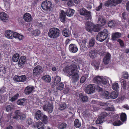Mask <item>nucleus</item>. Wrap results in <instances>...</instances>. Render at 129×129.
Segmentation results:
<instances>
[{"label": "nucleus", "instance_id": "obj_31", "mask_svg": "<svg viewBox=\"0 0 129 129\" xmlns=\"http://www.w3.org/2000/svg\"><path fill=\"white\" fill-rule=\"evenodd\" d=\"M81 45L83 48L87 47L88 46V43L86 39H84L80 42Z\"/></svg>", "mask_w": 129, "mask_h": 129}, {"label": "nucleus", "instance_id": "obj_28", "mask_svg": "<svg viewBox=\"0 0 129 129\" xmlns=\"http://www.w3.org/2000/svg\"><path fill=\"white\" fill-rule=\"evenodd\" d=\"M74 12L75 11L73 9H69L67 10L66 13L67 16L71 17L73 15Z\"/></svg>", "mask_w": 129, "mask_h": 129}, {"label": "nucleus", "instance_id": "obj_63", "mask_svg": "<svg viewBox=\"0 0 129 129\" xmlns=\"http://www.w3.org/2000/svg\"><path fill=\"white\" fill-rule=\"evenodd\" d=\"M102 3H100V5L95 9L97 11H99L102 8Z\"/></svg>", "mask_w": 129, "mask_h": 129}, {"label": "nucleus", "instance_id": "obj_52", "mask_svg": "<svg viewBox=\"0 0 129 129\" xmlns=\"http://www.w3.org/2000/svg\"><path fill=\"white\" fill-rule=\"evenodd\" d=\"M92 29V31H93L94 32H97L99 30V28L97 25H94L93 24Z\"/></svg>", "mask_w": 129, "mask_h": 129}, {"label": "nucleus", "instance_id": "obj_49", "mask_svg": "<svg viewBox=\"0 0 129 129\" xmlns=\"http://www.w3.org/2000/svg\"><path fill=\"white\" fill-rule=\"evenodd\" d=\"M115 21L114 20L110 21L108 23V25L109 27H114L115 25Z\"/></svg>", "mask_w": 129, "mask_h": 129}, {"label": "nucleus", "instance_id": "obj_25", "mask_svg": "<svg viewBox=\"0 0 129 129\" xmlns=\"http://www.w3.org/2000/svg\"><path fill=\"white\" fill-rule=\"evenodd\" d=\"M43 116L40 110H38L36 112L35 117L37 120H39L41 119Z\"/></svg>", "mask_w": 129, "mask_h": 129}, {"label": "nucleus", "instance_id": "obj_61", "mask_svg": "<svg viewBox=\"0 0 129 129\" xmlns=\"http://www.w3.org/2000/svg\"><path fill=\"white\" fill-rule=\"evenodd\" d=\"M87 78L85 76H83L80 79V82L81 83H84L86 80Z\"/></svg>", "mask_w": 129, "mask_h": 129}, {"label": "nucleus", "instance_id": "obj_51", "mask_svg": "<svg viewBox=\"0 0 129 129\" xmlns=\"http://www.w3.org/2000/svg\"><path fill=\"white\" fill-rule=\"evenodd\" d=\"M122 124V123L120 120L115 121L113 123V125L115 126H119Z\"/></svg>", "mask_w": 129, "mask_h": 129}, {"label": "nucleus", "instance_id": "obj_37", "mask_svg": "<svg viewBox=\"0 0 129 129\" xmlns=\"http://www.w3.org/2000/svg\"><path fill=\"white\" fill-rule=\"evenodd\" d=\"M37 126L38 129H44L45 128L44 124L41 122H37Z\"/></svg>", "mask_w": 129, "mask_h": 129}, {"label": "nucleus", "instance_id": "obj_26", "mask_svg": "<svg viewBox=\"0 0 129 129\" xmlns=\"http://www.w3.org/2000/svg\"><path fill=\"white\" fill-rule=\"evenodd\" d=\"M98 22L100 23L99 24V26L102 27L105 24L106 20L103 17H101L99 18Z\"/></svg>", "mask_w": 129, "mask_h": 129}, {"label": "nucleus", "instance_id": "obj_21", "mask_svg": "<svg viewBox=\"0 0 129 129\" xmlns=\"http://www.w3.org/2000/svg\"><path fill=\"white\" fill-rule=\"evenodd\" d=\"M111 57V55L109 53H107L106 54L103 59V61L105 64H108Z\"/></svg>", "mask_w": 129, "mask_h": 129}, {"label": "nucleus", "instance_id": "obj_19", "mask_svg": "<svg viewBox=\"0 0 129 129\" xmlns=\"http://www.w3.org/2000/svg\"><path fill=\"white\" fill-rule=\"evenodd\" d=\"M23 18L25 22H30L32 19L31 14L28 13H25L24 14Z\"/></svg>", "mask_w": 129, "mask_h": 129}, {"label": "nucleus", "instance_id": "obj_42", "mask_svg": "<svg viewBox=\"0 0 129 129\" xmlns=\"http://www.w3.org/2000/svg\"><path fill=\"white\" fill-rule=\"evenodd\" d=\"M95 44L94 39L93 38H91L89 40V44L90 47H92Z\"/></svg>", "mask_w": 129, "mask_h": 129}, {"label": "nucleus", "instance_id": "obj_46", "mask_svg": "<svg viewBox=\"0 0 129 129\" xmlns=\"http://www.w3.org/2000/svg\"><path fill=\"white\" fill-rule=\"evenodd\" d=\"M19 96V94L18 93H17L11 98L10 100L11 102L14 101L17 99Z\"/></svg>", "mask_w": 129, "mask_h": 129}, {"label": "nucleus", "instance_id": "obj_20", "mask_svg": "<svg viewBox=\"0 0 129 129\" xmlns=\"http://www.w3.org/2000/svg\"><path fill=\"white\" fill-rule=\"evenodd\" d=\"M93 23L90 22H88L86 24V29L88 32H91L92 31Z\"/></svg>", "mask_w": 129, "mask_h": 129}, {"label": "nucleus", "instance_id": "obj_16", "mask_svg": "<svg viewBox=\"0 0 129 129\" xmlns=\"http://www.w3.org/2000/svg\"><path fill=\"white\" fill-rule=\"evenodd\" d=\"M34 86L31 85L28 86L25 89L24 92L25 94L29 95L31 93L34 89Z\"/></svg>", "mask_w": 129, "mask_h": 129}, {"label": "nucleus", "instance_id": "obj_38", "mask_svg": "<svg viewBox=\"0 0 129 129\" xmlns=\"http://www.w3.org/2000/svg\"><path fill=\"white\" fill-rule=\"evenodd\" d=\"M67 107L66 104L64 103H62L60 104L59 109L61 110H63L65 109Z\"/></svg>", "mask_w": 129, "mask_h": 129}, {"label": "nucleus", "instance_id": "obj_32", "mask_svg": "<svg viewBox=\"0 0 129 129\" xmlns=\"http://www.w3.org/2000/svg\"><path fill=\"white\" fill-rule=\"evenodd\" d=\"M96 52L94 50L90 51L88 53V55L91 58H93L95 57L96 56Z\"/></svg>", "mask_w": 129, "mask_h": 129}, {"label": "nucleus", "instance_id": "obj_1", "mask_svg": "<svg viewBox=\"0 0 129 129\" xmlns=\"http://www.w3.org/2000/svg\"><path fill=\"white\" fill-rule=\"evenodd\" d=\"M79 63L75 60H72L71 65L67 66L63 71L68 76H72V80L75 82L78 80L79 78L78 74L79 72L77 70L78 68L80 69Z\"/></svg>", "mask_w": 129, "mask_h": 129}, {"label": "nucleus", "instance_id": "obj_60", "mask_svg": "<svg viewBox=\"0 0 129 129\" xmlns=\"http://www.w3.org/2000/svg\"><path fill=\"white\" fill-rule=\"evenodd\" d=\"M117 41L120 44V45L122 47L124 46V44L123 43V41L120 39H118L117 40Z\"/></svg>", "mask_w": 129, "mask_h": 129}, {"label": "nucleus", "instance_id": "obj_36", "mask_svg": "<svg viewBox=\"0 0 129 129\" xmlns=\"http://www.w3.org/2000/svg\"><path fill=\"white\" fill-rule=\"evenodd\" d=\"M41 120L45 124H47L49 123L48 118L47 116L45 115H43L41 118Z\"/></svg>", "mask_w": 129, "mask_h": 129}, {"label": "nucleus", "instance_id": "obj_35", "mask_svg": "<svg viewBox=\"0 0 129 129\" xmlns=\"http://www.w3.org/2000/svg\"><path fill=\"white\" fill-rule=\"evenodd\" d=\"M64 87V84L62 82H61L57 85L56 89L57 90H61L63 89Z\"/></svg>", "mask_w": 129, "mask_h": 129}, {"label": "nucleus", "instance_id": "obj_3", "mask_svg": "<svg viewBox=\"0 0 129 129\" xmlns=\"http://www.w3.org/2000/svg\"><path fill=\"white\" fill-rule=\"evenodd\" d=\"M108 32L107 29H104L103 31L100 32L96 36V40L101 42L103 41L107 37Z\"/></svg>", "mask_w": 129, "mask_h": 129}, {"label": "nucleus", "instance_id": "obj_18", "mask_svg": "<svg viewBox=\"0 0 129 129\" xmlns=\"http://www.w3.org/2000/svg\"><path fill=\"white\" fill-rule=\"evenodd\" d=\"M69 50L70 52L75 53L77 52L78 50V48L76 45L71 44L69 46Z\"/></svg>", "mask_w": 129, "mask_h": 129}, {"label": "nucleus", "instance_id": "obj_62", "mask_svg": "<svg viewBox=\"0 0 129 129\" xmlns=\"http://www.w3.org/2000/svg\"><path fill=\"white\" fill-rule=\"evenodd\" d=\"M6 89L4 87H1L0 89V93H3L6 91Z\"/></svg>", "mask_w": 129, "mask_h": 129}, {"label": "nucleus", "instance_id": "obj_58", "mask_svg": "<svg viewBox=\"0 0 129 129\" xmlns=\"http://www.w3.org/2000/svg\"><path fill=\"white\" fill-rule=\"evenodd\" d=\"M4 4L6 7L7 8H10V3L7 1H5Z\"/></svg>", "mask_w": 129, "mask_h": 129}, {"label": "nucleus", "instance_id": "obj_5", "mask_svg": "<svg viewBox=\"0 0 129 129\" xmlns=\"http://www.w3.org/2000/svg\"><path fill=\"white\" fill-rule=\"evenodd\" d=\"M94 82L98 84H102L105 85L107 84V81L103 77L99 76H96L93 79Z\"/></svg>", "mask_w": 129, "mask_h": 129}, {"label": "nucleus", "instance_id": "obj_29", "mask_svg": "<svg viewBox=\"0 0 129 129\" xmlns=\"http://www.w3.org/2000/svg\"><path fill=\"white\" fill-rule=\"evenodd\" d=\"M26 99H19L17 102L18 105H23L26 103Z\"/></svg>", "mask_w": 129, "mask_h": 129}, {"label": "nucleus", "instance_id": "obj_57", "mask_svg": "<svg viewBox=\"0 0 129 129\" xmlns=\"http://www.w3.org/2000/svg\"><path fill=\"white\" fill-rule=\"evenodd\" d=\"M102 85V86H104L102 84H99V85L97 86L96 87V90L98 91H101L102 90V88L100 87V85Z\"/></svg>", "mask_w": 129, "mask_h": 129}, {"label": "nucleus", "instance_id": "obj_24", "mask_svg": "<svg viewBox=\"0 0 129 129\" xmlns=\"http://www.w3.org/2000/svg\"><path fill=\"white\" fill-rule=\"evenodd\" d=\"M65 13L62 10L60 14V20L62 22H64L66 19Z\"/></svg>", "mask_w": 129, "mask_h": 129}, {"label": "nucleus", "instance_id": "obj_11", "mask_svg": "<svg viewBox=\"0 0 129 129\" xmlns=\"http://www.w3.org/2000/svg\"><path fill=\"white\" fill-rule=\"evenodd\" d=\"M42 72V67L40 66L36 67L33 71V74L34 76L40 74Z\"/></svg>", "mask_w": 129, "mask_h": 129}, {"label": "nucleus", "instance_id": "obj_4", "mask_svg": "<svg viewBox=\"0 0 129 129\" xmlns=\"http://www.w3.org/2000/svg\"><path fill=\"white\" fill-rule=\"evenodd\" d=\"M103 95L104 96L103 97L106 99H115L117 98L118 94V92L115 91H113L110 93L108 91H106L103 93Z\"/></svg>", "mask_w": 129, "mask_h": 129}, {"label": "nucleus", "instance_id": "obj_44", "mask_svg": "<svg viewBox=\"0 0 129 129\" xmlns=\"http://www.w3.org/2000/svg\"><path fill=\"white\" fill-rule=\"evenodd\" d=\"M67 126V124L66 123H63L60 124H59L58 125V128L60 129H63Z\"/></svg>", "mask_w": 129, "mask_h": 129}, {"label": "nucleus", "instance_id": "obj_12", "mask_svg": "<svg viewBox=\"0 0 129 129\" xmlns=\"http://www.w3.org/2000/svg\"><path fill=\"white\" fill-rule=\"evenodd\" d=\"M26 77L25 75H22L21 76H15L13 79L15 81L19 82H23L26 80Z\"/></svg>", "mask_w": 129, "mask_h": 129}, {"label": "nucleus", "instance_id": "obj_7", "mask_svg": "<svg viewBox=\"0 0 129 129\" xmlns=\"http://www.w3.org/2000/svg\"><path fill=\"white\" fill-rule=\"evenodd\" d=\"M52 5V3L48 1H46L43 2L41 5L42 9L47 11L51 10Z\"/></svg>", "mask_w": 129, "mask_h": 129}, {"label": "nucleus", "instance_id": "obj_10", "mask_svg": "<svg viewBox=\"0 0 129 129\" xmlns=\"http://www.w3.org/2000/svg\"><path fill=\"white\" fill-rule=\"evenodd\" d=\"M43 108L45 111L49 113H52L53 110L52 105L49 103L44 105L43 107Z\"/></svg>", "mask_w": 129, "mask_h": 129}, {"label": "nucleus", "instance_id": "obj_50", "mask_svg": "<svg viewBox=\"0 0 129 129\" xmlns=\"http://www.w3.org/2000/svg\"><path fill=\"white\" fill-rule=\"evenodd\" d=\"M14 108V106L12 105H9L7 106L6 108V109L7 111H11Z\"/></svg>", "mask_w": 129, "mask_h": 129}, {"label": "nucleus", "instance_id": "obj_34", "mask_svg": "<svg viewBox=\"0 0 129 129\" xmlns=\"http://www.w3.org/2000/svg\"><path fill=\"white\" fill-rule=\"evenodd\" d=\"M19 55L18 54L16 53L13 56L12 60L14 62H17L19 59Z\"/></svg>", "mask_w": 129, "mask_h": 129}, {"label": "nucleus", "instance_id": "obj_6", "mask_svg": "<svg viewBox=\"0 0 129 129\" xmlns=\"http://www.w3.org/2000/svg\"><path fill=\"white\" fill-rule=\"evenodd\" d=\"M80 14L81 15L85 16L86 20L91 19V18L90 12L88 11L84 8H82L80 10Z\"/></svg>", "mask_w": 129, "mask_h": 129}, {"label": "nucleus", "instance_id": "obj_8", "mask_svg": "<svg viewBox=\"0 0 129 129\" xmlns=\"http://www.w3.org/2000/svg\"><path fill=\"white\" fill-rule=\"evenodd\" d=\"M15 115L13 117L14 119H20L21 120H23L25 118V115L24 114L21 112L19 110L16 111L15 112Z\"/></svg>", "mask_w": 129, "mask_h": 129}, {"label": "nucleus", "instance_id": "obj_2", "mask_svg": "<svg viewBox=\"0 0 129 129\" xmlns=\"http://www.w3.org/2000/svg\"><path fill=\"white\" fill-rule=\"evenodd\" d=\"M60 31L58 28L53 27L49 30L48 35L49 37L51 39H56L60 36Z\"/></svg>", "mask_w": 129, "mask_h": 129}, {"label": "nucleus", "instance_id": "obj_55", "mask_svg": "<svg viewBox=\"0 0 129 129\" xmlns=\"http://www.w3.org/2000/svg\"><path fill=\"white\" fill-rule=\"evenodd\" d=\"M122 76L126 79H127L128 78V75L127 72H123L122 73Z\"/></svg>", "mask_w": 129, "mask_h": 129}, {"label": "nucleus", "instance_id": "obj_23", "mask_svg": "<svg viewBox=\"0 0 129 129\" xmlns=\"http://www.w3.org/2000/svg\"><path fill=\"white\" fill-rule=\"evenodd\" d=\"M6 68L4 66L0 65V76H4L6 73Z\"/></svg>", "mask_w": 129, "mask_h": 129}, {"label": "nucleus", "instance_id": "obj_54", "mask_svg": "<svg viewBox=\"0 0 129 129\" xmlns=\"http://www.w3.org/2000/svg\"><path fill=\"white\" fill-rule=\"evenodd\" d=\"M69 90V87L68 86H66L63 90V92L64 93L67 94L68 93Z\"/></svg>", "mask_w": 129, "mask_h": 129}, {"label": "nucleus", "instance_id": "obj_56", "mask_svg": "<svg viewBox=\"0 0 129 129\" xmlns=\"http://www.w3.org/2000/svg\"><path fill=\"white\" fill-rule=\"evenodd\" d=\"M107 113L106 112H103L101 113L100 117L104 120V118L107 116Z\"/></svg>", "mask_w": 129, "mask_h": 129}, {"label": "nucleus", "instance_id": "obj_14", "mask_svg": "<svg viewBox=\"0 0 129 129\" xmlns=\"http://www.w3.org/2000/svg\"><path fill=\"white\" fill-rule=\"evenodd\" d=\"M95 90L94 85L90 84L88 85L86 89V92L88 94H90L93 93Z\"/></svg>", "mask_w": 129, "mask_h": 129}, {"label": "nucleus", "instance_id": "obj_40", "mask_svg": "<svg viewBox=\"0 0 129 129\" xmlns=\"http://www.w3.org/2000/svg\"><path fill=\"white\" fill-rule=\"evenodd\" d=\"M120 118L122 121H125L126 120V116L125 114V113L121 114L120 116Z\"/></svg>", "mask_w": 129, "mask_h": 129}, {"label": "nucleus", "instance_id": "obj_27", "mask_svg": "<svg viewBox=\"0 0 129 129\" xmlns=\"http://www.w3.org/2000/svg\"><path fill=\"white\" fill-rule=\"evenodd\" d=\"M62 35L66 37L70 36V33L69 30L66 28H64L62 30Z\"/></svg>", "mask_w": 129, "mask_h": 129}, {"label": "nucleus", "instance_id": "obj_39", "mask_svg": "<svg viewBox=\"0 0 129 129\" xmlns=\"http://www.w3.org/2000/svg\"><path fill=\"white\" fill-rule=\"evenodd\" d=\"M74 126L76 127L79 128L81 126V124L79 122V120L78 119H76L74 122Z\"/></svg>", "mask_w": 129, "mask_h": 129}, {"label": "nucleus", "instance_id": "obj_64", "mask_svg": "<svg viewBox=\"0 0 129 129\" xmlns=\"http://www.w3.org/2000/svg\"><path fill=\"white\" fill-rule=\"evenodd\" d=\"M124 96H121L120 98H118L116 100V101L117 103L120 102L121 101H122L124 99Z\"/></svg>", "mask_w": 129, "mask_h": 129}, {"label": "nucleus", "instance_id": "obj_59", "mask_svg": "<svg viewBox=\"0 0 129 129\" xmlns=\"http://www.w3.org/2000/svg\"><path fill=\"white\" fill-rule=\"evenodd\" d=\"M74 0H69L68 4V6H72L74 4Z\"/></svg>", "mask_w": 129, "mask_h": 129}, {"label": "nucleus", "instance_id": "obj_43", "mask_svg": "<svg viewBox=\"0 0 129 129\" xmlns=\"http://www.w3.org/2000/svg\"><path fill=\"white\" fill-rule=\"evenodd\" d=\"M61 81V78L58 76H56L54 79V83L56 84L58 83Z\"/></svg>", "mask_w": 129, "mask_h": 129}, {"label": "nucleus", "instance_id": "obj_48", "mask_svg": "<svg viewBox=\"0 0 129 129\" xmlns=\"http://www.w3.org/2000/svg\"><path fill=\"white\" fill-rule=\"evenodd\" d=\"M119 88L118 84L116 83H113L112 85V88L114 90L118 89Z\"/></svg>", "mask_w": 129, "mask_h": 129}, {"label": "nucleus", "instance_id": "obj_15", "mask_svg": "<svg viewBox=\"0 0 129 129\" xmlns=\"http://www.w3.org/2000/svg\"><path fill=\"white\" fill-rule=\"evenodd\" d=\"M9 17L8 15L5 12H0V19L4 22L7 21Z\"/></svg>", "mask_w": 129, "mask_h": 129}, {"label": "nucleus", "instance_id": "obj_45", "mask_svg": "<svg viewBox=\"0 0 129 129\" xmlns=\"http://www.w3.org/2000/svg\"><path fill=\"white\" fill-rule=\"evenodd\" d=\"M104 121V120L103 119L99 117L96 120V124H100L103 123Z\"/></svg>", "mask_w": 129, "mask_h": 129}, {"label": "nucleus", "instance_id": "obj_30", "mask_svg": "<svg viewBox=\"0 0 129 129\" xmlns=\"http://www.w3.org/2000/svg\"><path fill=\"white\" fill-rule=\"evenodd\" d=\"M43 80L47 83H49L51 81V78L50 76L48 75H45L42 77Z\"/></svg>", "mask_w": 129, "mask_h": 129}, {"label": "nucleus", "instance_id": "obj_22", "mask_svg": "<svg viewBox=\"0 0 129 129\" xmlns=\"http://www.w3.org/2000/svg\"><path fill=\"white\" fill-rule=\"evenodd\" d=\"M14 38L19 40V41L22 40L24 38V36L21 34H19L16 32H15Z\"/></svg>", "mask_w": 129, "mask_h": 129}, {"label": "nucleus", "instance_id": "obj_53", "mask_svg": "<svg viewBox=\"0 0 129 129\" xmlns=\"http://www.w3.org/2000/svg\"><path fill=\"white\" fill-rule=\"evenodd\" d=\"M120 81L121 83V85L124 88L126 87V82L125 80H123L122 79H120Z\"/></svg>", "mask_w": 129, "mask_h": 129}, {"label": "nucleus", "instance_id": "obj_13", "mask_svg": "<svg viewBox=\"0 0 129 129\" xmlns=\"http://www.w3.org/2000/svg\"><path fill=\"white\" fill-rule=\"evenodd\" d=\"M15 32L10 30H8L5 31V35L7 38L9 39H12L14 37Z\"/></svg>", "mask_w": 129, "mask_h": 129}, {"label": "nucleus", "instance_id": "obj_17", "mask_svg": "<svg viewBox=\"0 0 129 129\" xmlns=\"http://www.w3.org/2000/svg\"><path fill=\"white\" fill-rule=\"evenodd\" d=\"M26 58L24 56H21L19 59L18 63L19 67H22L26 62Z\"/></svg>", "mask_w": 129, "mask_h": 129}, {"label": "nucleus", "instance_id": "obj_9", "mask_svg": "<svg viewBox=\"0 0 129 129\" xmlns=\"http://www.w3.org/2000/svg\"><path fill=\"white\" fill-rule=\"evenodd\" d=\"M122 1V0H108L105 3L104 5L107 6L109 5L113 6L121 3Z\"/></svg>", "mask_w": 129, "mask_h": 129}, {"label": "nucleus", "instance_id": "obj_47", "mask_svg": "<svg viewBox=\"0 0 129 129\" xmlns=\"http://www.w3.org/2000/svg\"><path fill=\"white\" fill-rule=\"evenodd\" d=\"M80 98L82 101L84 102H86L88 99L87 96H80Z\"/></svg>", "mask_w": 129, "mask_h": 129}, {"label": "nucleus", "instance_id": "obj_33", "mask_svg": "<svg viewBox=\"0 0 129 129\" xmlns=\"http://www.w3.org/2000/svg\"><path fill=\"white\" fill-rule=\"evenodd\" d=\"M121 34L118 32L116 33L112 34V38L113 40H115L116 38L121 37Z\"/></svg>", "mask_w": 129, "mask_h": 129}, {"label": "nucleus", "instance_id": "obj_41", "mask_svg": "<svg viewBox=\"0 0 129 129\" xmlns=\"http://www.w3.org/2000/svg\"><path fill=\"white\" fill-rule=\"evenodd\" d=\"M32 34L35 36H37L39 35L40 32L39 30L36 29L33 30L31 32Z\"/></svg>", "mask_w": 129, "mask_h": 129}]
</instances>
